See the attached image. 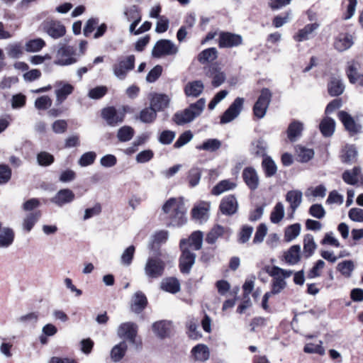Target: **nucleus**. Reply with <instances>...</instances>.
Returning a JSON list of instances; mask_svg holds the SVG:
<instances>
[{
    "label": "nucleus",
    "instance_id": "1",
    "mask_svg": "<svg viewBox=\"0 0 363 363\" xmlns=\"http://www.w3.org/2000/svg\"><path fill=\"white\" fill-rule=\"evenodd\" d=\"M162 211L169 219L167 223L168 227H180L186 222V208L182 201L175 198H171L164 203Z\"/></svg>",
    "mask_w": 363,
    "mask_h": 363
},
{
    "label": "nucleus",
    "instance_id": "2",
    "mask_svg": "<svg viewBox=\"0 0 363 363\" xmlns=\"http://www.w3.org/2000/svg\"><path fill=\"white\" fill-rule=\"evenodd\" d=\"M205 106L206 99L201 98L184 110L176 112L172 117V121L178 125L191 123L202 113Z\"/></svg>",
    "mask_w": 363,
    "mask_h": 363
},
{
    "label": "nucleus",
    "instance_id": "3",
    "mask_svg": "<svg viewBox=\"0 0 363 363\" xmlns=\"http://www.w3.org/2000/svg\"><path fill=\"white\" fill-rule=\"evenodd\" d=\"M293 272L291 270L283 269L279 267H272L269 274L273 277L272 290L269 291L272 295L280 293L286 286L284 279L290 277Z\"/></svg>",
    "mask_w": 363,
    "mask_h": 363
},
{
    "label": "nucleus",
    "instance_id": "4",
    "mask_svg": "<svg viewBox=\"0 0 363 363\" xmlns=\"http://www.w3.org/2000/svg\"><path fill=\"white\" fill-rule=\"evenodd\" d=\"M165 262L157 257H149L144 267L146 277L150 279H157L161 277L164 272Z\"/></svg>",
    "mask_w": 363,
    "mask_h": 363
},
{
    "label": "nucleus",
    "instance_id": "5",
    "mask_svg": "<svg viewBox=\"0 0 363 363\" xmlns=\"http://www.w3.org/2000/svg\"><path fill=\"white\" fill-rule=\"evenodd\" d=\"M178 52V47L172 40L160 39L155 44L151 54L155 58H161L164 56L175 55Z\"/></svg>",
    "mask_w": 363,
    "mask_h": 363
},
{
    "label": "nucleus",
    "instance_id": "6",
    "mask_svg": "<svg viewBox=\"0 0 363 363\" xmlns=\"http://www.w3.org/2000/svg\"><path fill=\"white\" fill-rule=\"evenodd\" d=\"M127 108V106H123L119 109L114 106H108L102 109L101 117L108 125L116 126L123 122Z\"/></svg>",
    "mask_w": 363,
    "mask_h": 363
},
{
    "label": "nucleus",
    "instance_id": "7",
    "mask_svg": "<svg viewBox=\"0 0 363 363\" xmlns=\"http://www.w3.org/2000/svg\"><path fill=\"white\" fill-rule=\"evenodd\" d=\"M135 67V56L130 55L124 58H120L113 65V72L116 78L120 80L124 79L128 72Z\"/></svg>",
    "mask_w": 363,
    "mask_h": 363
},
{
    "label": "nucleus",
    "instance_id": "8",
    "mask_svg": "<svg viewBox=\"0 0 363 363\" xmlns=\"http://www.w3.org/2000/svg\"><path fill=\"white\" fill-rule=\"evenodd\" d=\"M42 30L53 39L63 37L66 33L65 26L57 20L47 18L42 22Z\"/></svg>",
    "mask_w": 363,
    "mask_h": 363
},
{
    "label": "nucleus",
    "instance_id": "9",
    "mask_svg": "<svg viewBox=\"0 0 363 363\" xmlns=\"http://www.w3.org/2000/svg\"><path fill=\"white\" fill-rule=\"evenodd\" d=\"M272 99V92L268 89H263L257 101L253 106V113L257 118H262L266 114L267 110Z\"/></svg>",
    "mask_w": 363,
    "mask_h": 363
},
{
    "label": "nucleus",
    "instance_id": "10",
    "mask_svg": "<svg viewBox=\"0 0 363 363\" xmlns=\"http://www.w3.org/2000/svg\"><path fill=\"white\" fill-rule=\"evenodd\" d=\"M76 50L69 45H62L57 51V60L54 64L60 66H67L77 62L74 57Z\"/></svg>",
    "mask_w": 363,
    "mask_h": 363
},
{
    "label": "nucleus",
    "instance_id": "11",
    "mask_svg": "<svg viewBox=\"0 0 363 363\" xmlns=\"http://www.w3.org/2000/svg\"><path fill=\"white\" fill-rule=\"evenodd\" d=\"M243 104V98H236L220 116V123L221 124L228 123L236 118L242 110Z\"/></svg>",
    "mask_w": 363,
    "mask_h": 363
},
{
    "label": "nucleus",
    "instance_id": "12",
    "mask_svg": "<svg viewBox=\"0 0 363 363\" xmlns=\"http://www.w3.org/2000/svg\"><path fill=\"white\" fill-rule=\"evenodd\" d=\"M182 254L179 259V267L182 274H189L196 262V255L190 249L180 247Z\"/></svg>",
    "mask_w": 363,
    "mask_h": 363
},
{
    "label": "nucleus",
    "instance_id": "13",
    "mask_svg": "<svg viewBox=\"0 0 363 363\" xmlns=\"http://www.w3.org/2000/svg\"><path fill=\"white\" fill-rule=\"evenodd\" d=\"M203 233L201 230L194 231L188 238H183L179 242V247H186L199 250L202 247Z\"/></svg>",
    "mask_w": 363,
    "mask_h": 363
},
{
    "label": "nucleus",
    "instance_id": "14",
    "mask_svg": "<svg viewBox=\"0 0 363 363\" xmlns=\"http://www.w3.org/2000/svg\"><path fill=\"white\" fill-rule=\"evenodd\" d=\"M232 234L233 230L230 228H224L220 225H216L206 235V241L207 243L213 245L222 236L225 238L226 241H228Z\"/></svg>",
    "mask_w": 363,
    "mask_h": 363
},
{
    "label": "nucleus",
    "instance_id": "15",
    "mask_svg": "<svg viewBox=\"0 0 363 363\" xmlns=\"http://www.w3.org/2000/svg\"><path fill=\"white\" fill-rule=\"evenodd\" d=\"M242 36L230 32H221L219 34L218 45L220 48H233L241 45Z\"/></svg>",
    "mask_w": 363,
    "mask_h": 363
},
{
    "label": "nucleus",
    "instance_id": "16",
    "mask_svg": "<svg viewBox=\"0 0 363 363\" xmlns=\"http://www.w3.org/2000/svg\"><path fill=\"white\" fill-rule=\"evenodd\" d=\"M339 120L343 124L345 128L351 134L359 133L362 130V125L355 122L350 114L345 111H340L337 114Z\"/></svg>",
    "mask_w": 363,
    "mask_h": 363
},
{
    "label": "nucleus",
    "instance_id": "17",
    "mask_svg": "<svg viewBox=\"0 0 363 363\" xmlns=\"http://www.w3.org/2000/svg\"><path fill=\"white\" fill-rule=\"evenodd\" d=\"M117 333L119 337H125L133 344L138 333V325L133 322L121 323L118 328Z\"/></svg>",
    "mask_w": 363,
    "mask_h": 363
},
{
    "label": "nucleus",
    "instance_id": "18",
    "mask_svg": "<svg viewBox=\"0 0 363 363\" xmlns=\"http://www.w3.org/2000/svg\"><path fill=\"white\" fill-rule=\"evenodd\" d=\"M75 198L74 192L69 189H62L50 199V201L58 207L72 203Z\"/></svg>",
    "mask_w": 363,
    "mask_h": 363
},
{
    "label": "nucleus",
    "instance_id": "19",
    "mask_svg": "<svg viewBox=\"0 0 363 363\" xmlns=\"http://www.w3.org/2000/svg\"><path fill=\"white\" fill-rule=\"evenodd\" d=\"M170 104V98L164 94H153L150 100V105L157 113L162 111L168 108Z\"/></svg>",
    "mask_w": 363,
    "mask_h": 363
},
{
    "label": "nucleus",
    "instance_id": "20",
    "mask_svg": "<svg viewBox=\"0 0 363 363\" xmlns=\"http://www.w3.org/2000/svg\"><path fill=\"white\" fill-rule=\"evenodd\" d=\"M320 26V23L317 22L306 25L294 36V40L297 42H303L309 40L313 36L314 32L319 28Z\"/></svg>",
    "mask_w": 363,
    "mask_h": 363
},
{
    "label": "nucleus",
    "instance_id": "21",
    "mask_svg": "<svg viewBox=\"0 0 363 363\" xmlns=\"http://www.w3.org/2000/svg\"><path fill=\"white\" fill-rule=\"evenodd\" d=\"M345 86L339 76H332L328 83V91L331 96H338L345 91Z\"/></svg>",
    "mask_w": 363,
    "mask_h": 363
},
{
    "label": "nucleus",
    "instance_id": "22",
    "mask_svg": "<svg viewBox=\"0 0 363 363\" xmlns=\"http://www.w3.org/2000/svg\"><path fill=\"white\" fill-rule=\"evenodd\" d=\"M303 194L300 190H291L286 194V201L289 203L291 213V218H293L294 213L302 203Z\"/></svg>",
    "mask_w": 363,
    "mask_h": 363
},
{
    "label": "nucleus",
    "instance_id": "23",
    "mask_svg": "<svg viewBox=\"0 0 363 363\" xmlns=\"http://www.w3.org/2000/svg\"><path fill=\"white\" fill-rule=\"evenodd\" d=\"M147 305V299L145 294L140 291L135 292L131 301V311L138 314L145 308Z\"/></svg>",
    "mask_w": 363,
    "mask_h": 363
},
{
    "label": "nucleus",
    "instance_id": "24",
    "mask_svg": "<svg viewBox=\"0 0 363 363\" xmlns=\"http://www.w3.org/2000/svg\"><path fill=\"white\" fill-rule=\"evenodd\" d=\"M160 288L164 291L175 294L180 291L181 284L176 277H169L164 278L161 281Z\"/></svg>",
    "mask_w": 363,
    "mask_h": 363
},
{
    "label": "nucleus",
    "instance_id": "25",
    "mask_svg": "<svg viewBox=\"0 0 363 363\" xmlns=\"http://www.w3.org/2000/svg\"><path fill=\"white\" fill-rule=\"evenodd\" d=\"M238 203L234 196L223 198L220 204V210L223 214L233 215L237 211Z\"/></svg>",
    "mask_w": 363,
    "mask_h": 363
},
{
    "label": "nucleus",
    "instance_id": "26",
    "mask_svg": "<svg viewBox=\"0 0 363 363\" xmlns=\"http://www.w3.org/2000/svg\"><path fill=\"white\" fill-rule=\"evenodd\" d=\"M342 180L347 184L356 185L359 179H363L359 167H354L352 169L345 170L342 175Z\"/></svg>",
    "mask_w": 363,
    "mask_h": 363
},
{
    "label": "nucleus",
    "instance_id": "27",
    "mask_svg": "<svg viewBox=\"0 0 363 363\" xmlns=\"http://www.w3.org/2000/svg\"><path fill=\"white\" fill-rule=\"evenodd\" d=\"M204 84L201 80H195L188 82L184 89L187 96L198 97L203 92Z\"/></svg>",
    "mask_w": 363,
    "mask_h": 363
},
{
    "label": "nucleus",
    "instance_id": "28",
    "mask_svg": "<svg viewBox=\"0 0 363 363\" xmlns=\"http://www.w3.org/2000/svg\"><path fill=\"white\" fill-rule=\"evenodd\" d=\"M352 45V37L348 33L339 34L334 43L335 48L339 52H343L349 49Z\"/></svg>",
    "mask_w": 363,
    "mask_h": 363
},
{
    "label": "nucleus",
    "instance_id": "29",
    "mask_svg": "<svg viewBox=\"0 0 363 363\" xmlns=\"http://www.w3.org/2000/svg\"><path fill=\"white\" fill-rule=\"evenodd\" d=\"M303 123L299 121L294 120L287 128V137L291 142H295L302 134Z\"/></svg>",
    "mask_w": 363,
    "mask_h": 363
},
{
    "label": "nucleus",
    "instance_id": "30",
    "mask_svg": "<svg viewBox=\"0 0 363 363\" xmlns=\"http://www.w3.org/2000/svg\"><path fill=\"white\" fill-rule=\"evenodd\" d=\"M319 129L324 137H330L335 132V121L332 118L325 117L319 124Z\"/></svg>",
    "mask_w": 363,
    "mask_h": 363
},
{
    "label": "nucleus",
    "instance_id": "31",
    "mask_svg": "<svg viewBox=\"0 0 363 363\" xmlns=\"http://www.w3.org/2000/svg\"><path fill=\"white\" fill-rule=\"evenodd\" d=\"M157 113L150 105L149 107H145L143 108L138 116H136V119H139L142 123H152L157 118Z\"/></svg>",
    "mask_w": 363,
    "mask_h": 363
},
{
    "label": "nucleus",
    "instance_id": "32",
    "mask_svg": "<svg viewBox=\"0 0 363 363\" xmlns=\"http://www.w3.org/2000/svg\"><path fill=\"white\" fill-rule=\"evenodd\" d=\"M123 16L128 22L134 21H141L142 20V14L137 5L125 7L123 9Z\"/></svg>",
    "mask_w": 363,
    "mask_h": 363
},
{
    "label": "nucleus",
    "instance_id": "33",
    "mask_svg": "<svg viewBox=\"0 0 363 363\" xmlns=\"http://www.w3.org/2000/svg\"><path fill=\"white\" fill-rule=\"evenodd\" d=\"M191 354L196 360L201 362L206 361L210 356L208 347L203 344H199L194 347Z\"/></svg>",
    "mask_w": 363,
    "mask_h": 363
},
{
    "label": "nucleus",
    "instance_id": "34",
    "mask_svg": "<svg viewBox=\"0 0 363 363\" xmlns=\"http://www.w3.org/2000/svg\"><path fill=\"white\" fill-rule=\"evenodd\" d=\"M218 57V51L215 48H210L201 51L197 56L198 61L205 65L208 62H213Z\"/></svg>",
    "mask_w": 363,
    "mask_h": 363
},
{
    "label": "nucleus",
    "instance_id": "35",
    "mask_svg": "<svg viewBox=\"0 0 363 363\" xmlns=\"http://www.w3.org/2000/svg\"><path fill=\"white\" fill-rule=\"evenodd\" d=\"M14 232L10 228H3L0 230V247H8L13 242Z\"/></svg>",
    "mask_w": 363,
    "mask_h": 363
},
{
    "label": "nucleus",
    "instance_id": "36",
    "mask_svg": "<svg viewBox=\"0 0 363 363\" xmlns=\"http://www.w3.org/2000/svg\"><path fill=\"white\" fill-rule=\"evenodd\" d=\"M262 167L267 177H272L277 174V164L269 156H266L263 158L262 162Z\"/></svg>",
    "mask_w": 363,
    "mask_h": 363
},
{
    "label": "nucleus",
    "instance_id": "37",
    "mask_svg": "<svg viewBox=\"0 0 363 363\" xmlns=\"http://www.w3.org/2000/svg\"><path fill=\"white\" fill-rule=\"evenodd\" d=\"M40 216L41 213L39 211L27 214L23 220V229L26 232H30L39 220Z\"/></svg>",
    "mask_w": 363,
    "mask_h": 363
},
{
    "label": "nucleus",
    "instance_id": "38",
    "mask_svg": "<svg viewBox=\"0 0 363 363\" xmlns=\"http://www.w3.org/2000/svg\"><path fill=\"white\" fill-rule=\"evenodd\" d=\"M128 346L125 341L115 345L111 351V357L113 362H119L125 355Z\"/></svg>",
    "mask_w": 363,
    "mask_h": 363
},
{
    "label": "nucleus",
    "instance_id": "39",
    "mask_svg": "<svg viewBox=\"0 0 363 363\" xmlns=\"http://www.w3.org/2000/svg\"><path fill=\"white\" fill-rule=\"evenodd\" d=\"M236 184L228 179H224L218 182L211 191L212 194L218 196L223 192L233 189Z\"/></svg>",
    "mask_w": 363,
    "mask_h": 363
},
{
    "label": "nucleus",
    "instance_id": "40",
    "mask_svg": "<svg viewBox=\"0 0 363 363\" xmlns=\"http://www.w3.org/2000/svg\"><path fill=\"white\" fill-rule=\"evenodd\" d=\"M301 247L298 245L291 246L285 254L286 261L291 264H295L300 260Z\"/></svg>",
    "mask_w": 363,
    "mask_h": 363
},
{
    "label": "nucleus",
    "instance_id": "41",
    "mask_svg": "<svg viewBox=\"0 0 363 363\" xmlns=\"http://www.w3.org/2000/svg\"><path fill=\"white\" fill-rule=\"evenodd\" d=\"M357 156V150L354 145H346L342 150L341 160L343 163L351 164Z\"/></svg>",
    "mask_w": 363,
    "mask_h": 363
},
{
    "label": "nucleus",
    "instance_id": "42",
    "mask_svg": "<svg viewBox=\"0 0 363 363\" xmlns=\"http://www.w3.org/2000/svg\"><path fill=\"white\" fill-rule=\"evenodd\" d=\"M296 151L298 158V160L302 163L308 162L314 157V151L311 148L298 145L296 147Z\"/></svg>",
    "mask_w": 363,
    "mask_h": 363
},
{
    "label": "nucleus",
    "instance_id": "43",
    "mask_svg": "<svg viewBox=\"0 0 363 363\" xmlns=\"http://www.w3.org/2000/svg\"><path fill=\"white\" fill-rule=\"evenodd\" d=\"M73 90V86L69 84H65L61 88L56 89V102L58 104H62L72 93Z\"/></svg>",
    "mask_w": 363,
    "mask_h": 363
},
{
    "label": "nucleus",
    "instance_id": "44",
    "mask_svg": "<svg viewBox=\"0 0 363 363\" xmlns=\"http://www.w3.org/2000/svg\"><path fill=\"white\" fill-rule=\"evenodd\" d=\"M201 177V169L197 167H191L187 174V181L190 187H195L199 184Z\"/></svg>",
    "mask_w": 363,
    "mask_h": 363
},
{
    "label": "nucleus",
    "instance_id": "45",
    "mask_svg": "<svg viewBox=\"0 0 363 363\" xmlns=\"http://www.w3.org/2000/svg\"><path fill=\"white\" fill-rule=\"evenodd\" d=\"M317 245L314 241L313 236L311 234L305 235L303 239V252L306 257H311L315 252Z\"/></svg>",
    "mask_w": 363,
    "mask_h": 363
},
{
    "label": "nucleus",
    "instance_id": "46",
    "mask_svg": "<svg viewBox=\"0 0 363 363\" xmlns=\"http://www.w3.org/2000/svg\"><path fill=\"white\" fill-rule=\"evenodd\" d=\"M359 67L360 65L357 61L353 60L348 62L346 73L350 83L354 84L357 82V77L359 75L358 74V70Z\"/></svg>",
    "mask_w": 363,
    "mask_h": 363
},
{
    "label": "nucleus",
    "instance_id": "47",
    "mask_svg": "<svg viewBox=\"0 0 363 363\" xmlns=\"http://www.w3.org/2000/svg\"><path fill=\"white\" fill-rule=\"evenodd\" d=\"M152 330L160 338L166 337L169 333L168 323L165 320H160L153 323Z\"/></svg>",
    "mask_w": 363,
    "mask_h": 363
},
{
    "label": "nucleus",
    "instance_id": "48",
    "mask_svg": "<svg viewBox=\"0 0 363 363\" xmlns=\"http://www.w3.org/2000/svg\"><path fill=\"white\" fill-rule=\"evenodd\" d=\"M284 217V207L281 202H278L274 207L271 215L270 221L272 223H279Z\"/></svg>",
    "mask_w": 363,
    "mask_h": 363
},
{
    "label": "nucleus",
    "instance_id": "49",
    "mask_svg": "<svg viewBox=\"0 0 363 363\" xmlns=\"http://www.w3.org/2000/svg\"><path fill=\"white\" fill-rule=\"evenodd\" d=\"M221 147V142L216 138L208 139L201 145L196 146V149L209 152H215Z\"/></svg>",
    "mask_w": 363,
    "mask_h": 363
},
{
    "label": "nucleus",
    "instance_id": "50",
    "mask_svg": "<svg viewBox=\"0 0 363 363\" xmlns=\"http://www.w3.org/2000/svg\"><path fill=\"white\" fill-rule=\"evenodd\" d=\"M45 46V42L42 38H35L26 42L25 49L28 52H39Z\"/></svg>",
    "mask_w": 363,
    "mask_h": 363
},
{
    "label": "nucleus",
    "instance_id": "51",
    "mask_svg": "<svg viewBox=\"0 0 363 363\" xmlns=\"http://www.w3.org/2000/svg\"><path fill=\"white\" fill-rule=\"evenodd\" d=\"M301 224L300 223H294L289 226H288L284 233V238L287 242H291L295 238H296L301 232Z\"/></svg>",
    "mask_w": 363,
    "mask_h": 363
},
{
    "label": "nucleus",
    "instance_id": "52",
    "mask_svg": "<svg viewBox=\"0 0 363 363\" xmlns=\"http://www.w3.org/2000/svg\"><path fill=\"white\" fill-rule=\"evenodd\" d=\"M36 160L38 164L41 167H48L55 162L54 156L46 151H41L38 153Z\"/></svg>",
    "mask_w": 363,
    "mask_h": 363
},
{
    "label": "nucleus",
    "instance_id": "53",
    "mask_svg": "<svg viewBox=\"0 0 363 363\" xmlns=\"http://www.w3.org/2000/svg\"><path fill=\"white\" fill-rule=\"evenodd\" d=\"M354 269V262L352 260H345L340 262L337 269L345 277L349 278Z\"/></svg>",
    "mask_w": 363,
    "mask_h": 363
},
{
    "label": "nucleus",
    "instance_id": "54",
    "mask_svg": "<svg viewBox=\"0 0 363 363\" xmlns=\"http://www.w3.org/2000/svg\"><path fill=\"white\" fill-rule=\"evenodd\" d=\"M134 135V130L132 127L125 125L118 129L117 138L121 142H127L132 139Z\"/></svg>",
    "mask_w": 363,
    "mask_h": 363
},
{
    "label": "nucleus",
    "instance_id": "55",
    "mask_svg": "<svg viewBox=\"0 0 363 363\" xmlns=\"http://www.w3.org/2000/svg\"><path fill=\"white\" fill-rule=\"evenodd\" d=\"M193 218L199 220L201 223L206 221L208 218V208L203 206H195L191 211Z\"/></svg>",
    "mask_w": 363,
    "mask_h": 363
},
{
    "label": "nucleus",
    "instance_id": "56",
    "mask_svg": "<svg viewBox=\"0 0 363 363\" xmlns=\"http://www.w3.org/2000/svg\"><path fill=\"white\" fill-rule=\"evenodd\" d=\"M96 158L95 152L89 151L84 153L78 160V164L81 167H86L92 164Z\"/></svg>",
    "mask_w": 363,
    "mask_h": 363
},
{
    "label": "nucleus",
    "instance_id": "57",
    "mask_svg": "<svg viewBox=\"0 0 363 363\" xmlns=\"http://www.w3.org/2000/svg\"><path fill=\"white\" fill-rule=\"evenodd\" d=\"M135 248L133 245L127 247L121 255V262L122 264L129 266L133 261Z\"/></svg>",
    "mask_w": 363,
    "mask_h": 363
},
{
    "label": "nucleus",
    "instance_id": "58",
    "mask_svg": "<svg viewBox=\"0 0 363 363\" xmlns=\"http://www.w3.org/2000/svg\"><path fill=\"white\" fill-rule=\"evenodd\" d=\"M194 135L191 130H186L182 133L174 144V148H180L190 142Z\"/></svg>",
    "mask_w": 363,
    "mask_h": 363
},
{
    "label": "nucleus",
    "instance_id": "59",
    "mask_svg": "<svg viewBox=\"0 0 363 363\" xmlns=\"http://www.w3.org/2000/svg\"><path fill=\"white\" fill-rule=\"evenodd\" d=\"M7 54L9 57L17 59L23 55V48L21 43L11 44L7 48Z\"/></svg>",
    "mask_w": 363,
    "mask_h": 363
},
{
    "label": "nucleus",
    "instance_id": "60",
    "mask_svg": "<svg viewBox=\"0 0 363 363\" xmlns=\"http://www.w3.org/2000/svg\"><path fill=\"white\" fill-rule=\"evenodd\" d=\"M309 214L317 219H321L325 216V210L323 206L319 203H315L311 206L308 210Z\"/></svg>",
    "mask_w": 363,
    "mask_h": 363
},
{
    "label": "nucleus",
    "instance_id": "61",
    "mask_svg": "<svg viewBox=\"0 0 363 363\" xmlns=\"http://www.w3.org/2000/svg\"><path fill=\"white\" fill-rule=\"evenodd\" d=\"M108 91L106 86H98L91 89L88 93V96L92 99H100L104 96Z\"/></svg>",
    "mask_w": 363,
    "mask_h": 363
},
{
    "label": "nucleus",
    "instance_id": "62",
    "mask_svg": "<svg viewBox=\"0 0 363 363\" xmlns=\"http://www.w3.org/2000/svg\"><path fill=\"white\" fill-rule=\"evenodd\" d=\"M99 20L98 18H89L84 27L83 34L85 37H89L91 33L94 30L96 26L99 24Z\"/></svg>",
    "mask_w": 363,
    "mask_h": 363
},
{
    "label": "nucleus",
    "instance_id": "63",
    "mask_svg": "<svg viewBox=\"0 0 363 363\" xmlns=\"http://www.w3.org/2000/svg\"><path fill=\"white\" fill-rule=\"evenodd\" d=\"M176 133L172 130H163L158 138L159 142L162 145H169L175 138Z\"/></svg>",
    "mask_w": 363,
    "mask_h": 363
},
{
    "label": "nucleus",
    "instance_id": "64",
    "mask_svg": "<svg viewBox=\"0 0 363 363\" xmlns=\"http://www.w3.org/2000/svg\"><path fill=\"white\" fill-rule=\"evenodd\" d=\"M162 67L160 65L155 66L147 74L146 81L149 83L155 82L162 74Z\"/></svg>",
    "mask_w": 363,
    "mask_h": 363
}]
</instances>
